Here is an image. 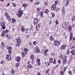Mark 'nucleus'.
<instances>
[{"mask_svg": "<svg viewBox=\"0 0 75 75\" xmlns=\"http://www.w3.org/2000/svg\"><path fill=\"white\" fill-rule=\"evenodd\" d=\"M23 14V13L22 11L21 10H20L17 12L16 14L18 17H20Z\"/></svg>", "mask_w": 75, "mask_h": 75, "instance_id": "f257e3e1", "label": "nucleus"}, {"mask_svg": "<svg viewBox=\"0 0 75 75\" xmlns=\"http://www.w3.org/2000/svg\"><path fill=\"white\" fill-rule=\"evenodd\" d=\"M62 27L64 29V30H67V24L64 22L62 24Z\"/></svg>", "mask_w": 75, "mask_h": 75, "instance_id": "f03ea898", "label": "nucleus"}, {"mask_svg": "<svg viewBox=\"0 0 75 75\" xmlns=\"http://www.w3.org/2000/svg\"><path fill=\"white\" fill-rule=\"evenodd\" d=\"M38 21L37 19V18H35L34 19V21L33 23V24L34 25H37V23H38Z\"/></svg>", "mask_w": 75, "mask_h": 75, "instance_id": "7ed1b4c3", "label": "nucleus"}, {"mask_svg": "<svg viewBox=\"0 0 75 75\" xmlns=\"http://www.w3.org/2000/svg\"><path fill=\"white\" fill-rule=\"evenodd\" d=\"M54 44L55 46H58L60 44V42H58L57 40H55L54 42Z\"/></svg>", "mask_w": 75, "mask_h": 75, "instance_id": "20e7f679", "label": "nucleus"}, {"mask_svg": "<svg viewBox=\"0 0 75 75\" xmlns=\"http://www.w3.org/2000/svg\"><path fill=\"white\" fill-rule=\"evenodd\" d=\"M6 48L8 50V52L9 54L11 53V47L9 45H8L7 46Z\"/></svg>", "mask_w": 75, "mask_h": 75, "instance_id": "39448f33", "label": "nucleus"}, {"mask_svg": "<svg viewBox=\"0 0 75 75\" xmlns=\"http://www.w3.org/2000/svg\"><path fill=\"white\" fill-rule=\"evenodd\" d=\"M34 51L35 52H38L40 51L39 48L37 47H35L34 49Z\"/></svg>", "mask_w": 75, "mask_h": 75, "instance_id": "423d86ee", "label": "nucleus"}, {"mask_svg": "<svg viewBox=\"0 0 75 75\" xmlns=\"http://www.w3.org/2000/svg\"><path fill=\"white\" fill-rule=\"evenodd\" d=\"M55 8H56V5L55 4L53 5L51 8L52 10H54V11H55Z\"/></svg>", "mask_w": 75, "mask_h": 75, "instance_id": "0eeeda50", "label": "nucleus"}, {"mask_svg": "<svg viewBox=\"0 0 75 75\" xmlns=\"http://www.w3.org/2000/svg\"><path fill=\"white\" fill-rule=\"evenodd\" d=\"M63 63L64 64L65 63H66V62H67V56H64V57L63 59Z\"/></svg>", "mask_w": 75, "mask_h": 75, "instance_id": "6e6552de", "label": "nucleus"}, {"mask_svg": "<svg viewBox=\"0 0 75 75\" xmlns=\"http://www.w3.org/2000/svg\"><path fill=\"white\" fill-rule=\"evenodd\" d=\"M15 60L17 62H20L21 60V57L20 56L17 57L15 59Z\"/></svg>", "mask_w": 75, "mask_h": 75, "instance_id": "1a4fd4ad", "label": "nucleus"}, {"mask_svg": "<svg viewBox=\"0 0 75 75\" xmlns=\"http://www.w3.org/2000/svg\"><path fill=\"white\" fill-rule=\"evenodd\" d=\"M10 55V54H9L6 56V59L8 60H9V59H11V56Z\"/></svg>", "mask_w": 75, "mask_h": 75, "instance_id": "9d476101", "label": "nucleus"}, {"mask_svg": "<svg viewBox=\"0 0 75 75\" xmlns=\"http://www.w3.org/2000/svg\"><path fill=\"white\" fill-rule=\"evenodd\" d=\"M6 34V32L5 30H3L2 32V33L1 34L2 37H4L5 35V34Z\"/></svg>", "mask_w": 75, "mask_h": 75, "instance_id": "9b49d317", "label": "nucleus"}, {"mask_svg": "<svg viewBox=\"0 0 75 75\" xmlns=\"http://www.w3.org/2000/svg\"><path fill=\"white\" fill-rule=\"evenodd\" d=\"M73 37V35H72V33H70V41H72V38Z\"/></svg>", "mask_w": 75, "mask_h": 75, "instance_id": "f8f14e48", "label": "nucleus"}, {"mask_svg": "<svg viewBox=\"0 0 75 75\" xmlns=\"http://www.w3.org/2000/svg\"><path fill=\"white\" fill-rule=\"evenodd\" d=\"M30 32V30L29 28L26 29L25 30V33H28Z\"/></svg>", "mask_w": 75, "mask_h": 75, "instance_id": "ddd939ff", "label": "nucleus"}, {"mask_svg": "<svg viewBox=\"0 0 75 75\" xmlns=\"http://www.w3.org/2000/svg\"><path fill=\"white\" fill-rule=\"evenodd\" d=\"M1 26H4L5 25V22L3 21L1 23H0Z\"/></svg>", "mask_w": 75, "mask_h": 75, "instance_id": "4468645a", "label": "nucleus"}, {"mask_svg": "<svg viewBox=\"0 0 75 75\" xmlns=\"http://www.w3.org/2000/svg\"><path fill=\"white\" fill-rule=\"evenodd\" d=\"M71 53L73 54V55H75V50H73L71 51L70 52Z\"/></svg>", "mask_w": 75, "mask_h": 75, "instance_id": "2eb2a0df", "label": "nucleus"}, {"mask_svg": "<svg viewBox=\"0 0 75 75\" xmlns=\"http://www.w3.org/2000/svg\"><path fill=\"white\" fill-rule=\"evenodd\" d=\"M37 64L38 65H41V62H40V59H38L37 61Z\"/></svg>", "mask_w": 75, "mask_h": 75, "instance_id": "dca6fc26", "label": "nucleus"}, {"mask_svg": "<svg viewBox=\"0 0 75 75\" xmlns=\"http://www.w3.org/2000/svg\"><path fill=\"white\" fill-rule=\"evenodd\" d=\"M16 42L18 43H20L21 40L19 38H18L16 39Z\"/></svg>", "mask_w": 75, "mask_h": 75, "instance_id": "f3484780", "label": "nucleus"}, {"mask_svg": "<svg viewBox=\"0 0 75 75\" xmlns=\"http://www.w3.org/2000/svg\"><path fill=\"white\" fill-rule=\"evenodd\" d=\"M7 18L8 20L9 21V22H10L11 21V18L10 17V16H8L7 17Z\"/></svg>", "mask_w": 75, "mask_h": 75, "instance_id": "a211bd4d", "label": "nucleus"}, {"mask_svg": "<svg viewBox=\"0 0 75 75\" xmlns=\"http://www.w3.org/2000/svg\"><path fill=\"white\" fill-rule=\"evenodd\" d=\"M49 62L50 63L53 62V59L52 58H50L49 59Z\"/></svg>", "mask_w": 75, "mask_h": 75, "instance_id": "6ab92c4d", "label": "nucleus"}, {"mask_svg": "<svg viewBox=\"0 0 75 75\" xmlns=\"http://www.w3.org/2000/svg\"><path fill=\"white\" fill-rule=\"evenodd\" d=\"M21 30L22 32H24L25 31V28L24 27H22L21 28Z\"/></svg>", "mask_w": 75, "mask_h": 75, "instance_id": "aec40b11", "label": "nucleus"}, {"mask_svg": "<svg viewBox=\"0 0 75 75\" xmlns=\"http://www.w3.org/2000/svg\"><path fill=\"white\" fill-rule=\"evenodd\" d=\"M65 49V46L64 45H62L61 47V50H63V49Z\"/></svg>", "mask_w": 75, "mask_h": 75, "instance_id": "412c9836", "label": "nucleus"}, {"mask_svg": "<svg viewBox=\"0 0 75 75\" xmlns=\"http://www.w3.org/2000/svg\"><path fill=\"white\" fill-rule=\"evenodd\" d=\"M62 14L63 15H64V14H65V10L63 8L62 9Z\"/></svg>", "mask_w": 75, "mask_h": 75, "instance_id": "4be33fe9", "label": "nucleus"}, {"mask_svg": "<svg viewBox=\"0 0 75 75\" xmlns=\"http://www.w3.org/2000/svg\"><path fill=\"white\" fill-rule=\"evenodd\" d=\"M16 28H17V27L16 26H13L12 28H13V29L12 31H14L15 30V29H16Z\"/></svg>", "mask_w": 75, "mask_h": 75, "instance_id": "5701e85b", "label": "nucleus"}, {"mask_svg": "<svg viewBox=\"0 0 75 75\" xmlns=\"http://www.w3.org/2000/svg\"><path fill=\"white\" fill-rule=\"evenodd\" d=\"M68 73L69 74V75H72V71H70L69 69V71H68Z\"/></svg>", "mask_w": 75, "mask_h": 75, "instance_id": "b1692460", "label": "nucleus"}, {"mask_svg": "<svg viewBox=\"0 0 75 75\" xmlns=\"http://www.w3.org/2000/svg\"><path fill=\"white\" fill-rule=\"evenodd\" d=\"M15 70H12L11 71V74H14V73H15Z\"/></svg>", "mask_w": 75, "mask_h": 75, "instance_id": "393cba45", "label": "nucleus"}, {"mask_svg": "<svg viewBox=\"0 0 75 75\" xmlns=\"http://www.w3.org/2000/svg\"><path fill=\"white\" fill-rule=\"evenodd\" d=\"M12 22L13 23H14L16 22V20H15V19H14V18H12Z\"/></svg>", "mask_w": 75, "mask_h": 75, "instance_id": "a878e982", "label": "nucleus"}, {"mask_svg": "<svg viewBox=\"0 0 75 75\" xmlns=\"http://www.w3.org/2000/svg\"><path fill=\"white\" fill-rule=\"evenodd\" d=\"M68 28L69 31H71V30H72V28L71 26H69L68 27Z\"/></svg>", "mask_w": 75, "mask_h": 75, "instance_id": "bb28decb", "label": "nucleus"}, {"mask_svg": "<svg viewBox=\"0 0 75 75\" xmlns=\"http://www.w3.org/2000/svg\"><path fill=\"white\" fill-rule=\"evenodd\" d=\"M28 67L29 69H30L32 68V66L31 64H30L28 66Z\"/></svg>", "mask_w": 75, "mask_h": 75, "instance_id": "cd10ccee", "label": "nucleus"}, {"mask_svg": "<svg viewBox=\"0 0 75 75\" xmlns=\"http://www.w3.org/2000/svg\"><path fill=\"white\" fill-rule=\"evenodd\" d=\"M36 11H37L38 12V11L39 13H40L41 12L40 11V8H38L36 9Z\"/></svg>", "mask_w": 75, "mask_h": 75, "instance_id": "c85d7f7f", "label": "nucleus"}, {"mask_svg": "<svg viewBox=\"0 0 75 75\" xmlns=\"http://www.w3.org/2000/svg\"><path fill=\"white\" fill-rule=\"evenodd\" d=\"M48 12H49V10H48V9H46L45 11V13H46V14H47Z\"/></svg>", "mask_w": 75, "mask_h": 75, "instance_id": "c756f323", "label": "nucleus"}, {"mask_svg": "<svg viewBox=\"0 0 75 75\" xmlns=\"http://www.w3.org/2000/svg\"><path fill=\"white\" fill-rule=\"evenodd\" d=\"M50 71V69H48L46 71V74H49V71Z\"/></svg>", "mask_w": 75, "mask_h": 75, "instance_id": "7c9ffc66", "label": "nucleus"}, {"mask_svg": "<svg viewBox=\"0 0 75 75\" xmlns=\"http://www.w3.org/2000/svg\"><path fill=\"white\" fill-rule=\"evenodd\" d=\"M40 16H41V17L43 16V12L42 11V12H40Z\"/></svg>", "mask_w": 75, "mask_h": 75, "instance_id": "2f4dec72", "label": "nucleus"}, {"mask_svg": "<svg viewBox=\"0 0 75 75\" xmlns=\"http://www.w3.org/2000/svg\"><path fill=\"white\" fill-rule=\"evenodd\" d=\"M20 43H18L16 44L15 45L16 47H19L20 46Z\"/></svg>", "mask_w": 75, "mask_h": 75, "instance_id": "473e14b6", "label": "nucleus"}, {"mask_svg": "<svg viewBox=\"0 0 75 75\" xmlns=\"http://www.w3.org/2000/svg\"><path fill=\"white\" fill-rule=\"evenodd\" d=\"M30 58L31 59H33L34 58V56L33 55H32L30 56Z\"/></svg>", "mask_w": 75, "mask_h": 75, "instance_id": "72a5a7b5", "label": "nucleus"}, {"mask_svg": "<svg viewBox=\"0 0 75 75\" xmlns=\"http://www.w3.org/2000/svg\"><path fill=\"white\" fill-rule=\"evenodd\" d=\"M27 4H23V7H27Z\"/></svg>", "mask_w": 75, "mask_h": 75, "instance_id": "f704fd0d", "label": "nucleus"}, {"mask_svg": "<svg viewBox=\"0 0 75 75\" xmlns=\"http://www.w3.org/2000/svg\"><path fill=\"white\" fill-rule=\"evenodd\" d=\"M50 40H51V41H52V40H54V38H53V37L52 36H51L50 38Z\"/></svg>", "mask_w": 75, "mask_h": 75, "instance_id": "c9c22d12", "label": "nucleus"}, {"mask_svg": "<svg viewBox=\"0 0 75 75\" xmlns=\"http://www.w3.org/2000/svg\"><path fill=\"white\" fill-rule=\"evenodd\" d=\"M50 62H47L45 63V64L46 66H48L50 65Z\"/></svg>", "mask_w": 75, "mask_h": 75, "instance_id": "e433bc0d", "label": "nucleus"}, {"mask_svg": "<svg viewBox=\"0 0 75 75\" xmlns=\"http://www.w3.org/2000/svg\"><path fill=\"white\" fill-rule=\"evenodd\" d=\"M5 16H6V18L7 17H9L8 14V13H6L5 14Z\"/></svg>", "mask_w": 75, "mask_h": 75, "instance_id": "4c0bfd02", "label": "nucleus"}, {"mask_svg": "<svg viewBox=\"0 0 75 75\" xmlns=\"http://www.w3.org/2000/svg\"><path fill=\"white\" fill-rule=\"evenodd\" d=\"M69 2V0H67L66 6H68V5L69 4V3H68Z\"/></svg>", "mask_w": 75, "mask_h": 75, "instance_id": "58836bf2", "label": "nucleus"}, {"mask_svg": "<svg viewBox=\"0 0 75 75\" xmlns=\"http://www.w3.org/2000/svg\"><path fill=\"white\" fill-rule=\"evenodd\" d=\"M22 55L23 57H25V53H24L23 52H22Z\"/></svg>", "mask_w": 75, "mask_h": 75, "instance_id": "ea45409f", "label": "nucleus"}, {"mask_svg": "<svg viewBox=\"0 0 75 75\" xmlns=\"http://www.w3.org/2000/svg\"><path fill=\"white\" fill-rule=\"evenodd\" d=\"M19 66H20V63H18L16 64V67H18Z\"/></svg>", "mask_w": 75, "mask_h": 75, "instance_id": "a19ab883", "label": "nucleus"}, {"mask_svg": "<svg viewBox=\"0 0 75 75\" xmlns=\"http://www.w3.org/2000/svg\"><path fill=\"white\" fill-rule=\"evenodd\" d=\"M33 45H35L37 44V42L35 41H34L33 43Z\"/></svg>", "mask_w": 75, "mask_h": 75, "instance_id": "79ce46f5", "label": "nucleus"}, {"mask_svg": "<svg viewBox=\"0 0 75 75\" xmlns=\"http://www.w3.org/2000/svg\"><path fill=\"white\" fill-rule=\"evenodd\" d=\"M47 52H48V50H46L44 51V54H45V55L47 54Z\"/></svg>", "mask_w": 75, "mask_h": 75, "instance_id": "37998d69", "label": "nucleus"}, {"mask_svg": "<svg viewBox=\"0 0 75 75\" xmlns=\"http://www.w3.org/2000/svg\"><path fill=\"white\" fill-rule=\"evenodd\" d=\"M67 69V67H64V68L63 69L64 72H65V71H66V70Z\"/></svg>", "mask_w": 75, "mask_h": 75, "instance_id": "c03bdc74", "label": "nucleus"}, {"mask_svg": "<svg viewBox=\"0 0 75 75\" xmlns=\"http://www.w3.org/2000/svg\"><path fill=\"white\" fill-rule=\"evenodd\" d=\"M60 73H61V75H64V71H63L62 70L61 71V72Z\"/></svg>", "mask_w": 75, "mask_h": 75, "instance_id": "a18cd8bd", "label": "nucleus"}, {"mask_svg": "<svg viewBox=\"0 0 75 75\" xmlns=\"http://www.w3.org/2000/svg\"><path fill=\"white\" fill-rule=\"evenodd\" d=\"M58 64H61V60H59L58 61Z\"/></svg>", "mask_w": 75, "mask_h": 75, "instance_id": "49530a36", "label": "nucleus"}, {"mask_svg": "<svg viewBox=\"0 0 75 75\" xmlns=\"http://www.w3.org/2000/svg\"><path fill=\"white\" fill-rule=\"evenodd\" d=\"M40 1H38V2L35 3V4L38 5V4H40Z\"/></svg>", "mask_w": 75, "mask_h": 75, "instance_id": "de8ad7c7", "label": "nucleus"}, {"mask_svg": "<svg viewBox=\"0 0 75 75\" xmlns=\"http://www.w3.org/2000/svg\"><path fill=\"white\" fill-rule=\"evenodd\" d=\"M52 16L53 17H55V14H54V13H53L52 14Z\"/></svg>", "mask_w": 75, "mask_h": 75, "instance_id": "09e8293b", "label": "nucleus"}, {"mask_svg": "<svg viewBox=\"0 0 75 75\" xmlns=\"http://www.w3.org/2000/svg\"><path fill=\"white\" fill-rule=\"evenodd\" d=\"M13 7H16V4L15 3H14L13 4Z\"/></svg>", "mask_w": 75, "mask_h": 75, "instance_id": "8fccbe9b", "label": "nucleus"}, {"mask_svg": "<svg viewBox=\"0 0 75 75\" xmlns=\"http://www.w3.org/2000/svg\"><path fill=\"white\" fill-rule=\"evenodd\" d=\"M2 27V29H3L4 30V29H5V28H6V27L4 26H3Z\"/></svg>", "mask_w": 75, "mask_h": 75, "instance_id": "3c124183", "label": "nucleus"}, {"mask_svg": "<svg viewBox=\"0 0 75 75\" xmlns=\"http://www.w3.org/2000/svg\"><path fill=\"white\" fill-rule=\"evenodd\" d=\"M55 23H56V25L58 24V23H59V22H58V21H55Z\"/></svg>", "mask_w": 75, "mask_h": 75, "instance_id": "603ef678", "label": "nucleus"}, {"mask_svg": "<svg viewBox=\"0 0 75 75\" xmlns=\"http://www.w3.org/2000/svg\"><path fill=\"white\" fill-rule=\"evenodd\" d=\"M28 50V49H27V48H25L24 50V51H27Z\"/></svg>", "mask_w": 75, "mask_h": 75, "instance_id": "864d4df0", "label": "nucleus"}, {"mask_svg": "<svg viewBox=\"0 0 75 75\" xmlns=\"http://www.w3.org/2000/svg\"><path fill=\"white\" fill-rule=\"evenodd\" d=\"M9 35H8V34H7V35H6V38H7L8 37Z\"/></svg>", "mask_w": 75, "mask_h": 75, "instance_id": "5fc2aeb1", "label": "nucleus"}, {"mask_svg": "<svg viewBox=\"0 0 75 75\" xmlns=\"http://www.w3.org/2000/svg\"><path fill=\"white\" fill-rule=\"evenodd\" d=\"M1 46L2 47H4V43L3 42L1 43Z\"/></svg>", "mask_w": 75, "mask_h": 75, "instance_id": "6e6d98bb", "label": "nucleus"}, {"mask_svg": "<svg viewBox=\"0 0 75 75\" xmlns=\"http://www.w3.org/2000/svg\"><path fill=\"white\" fill-rule=\"evenodd\" d=\"M33 26H32L30 28V30H33Z\"/></svg>", "mask_w": 75, "mask_h": 75, "instance_id": "4d7b16f0", "label": "nucleus"}, {"mask_svg": "<svg viewBox=\"0 0 75 75\" xmlns=\"http://www.w3.org/2000/svg\"><path fill=\"white\" fill-rule=\"evenodd\" d=\"M53 64H56V60H54L53 62Z\"/></svg>", "mask_w": 75, "mask_h": 75, "instance_id": "13d9d810", "label": "nucleus"}, {"mask_svg": "<svg viewBox=\"0 0 75 75\" xmlns=\"http://www.w3.org/2000/svg\"><path fill=\"white\" fill-rule=\"evenodd\" d=\"M36 28L37 30H38V28H39L38 27V26H37V25H36Z\"/></svg>", "mask_w": 75, "mask_h": 75, "instance_id": "bf43d9fd", "label": "nucleus"}, {"mask_svg": "<svg viewBox=\"0 0 75 75\" xmlns=\"http://www.w3.org/2000/svg\"><path fill=\"white\" fill-rule=\"evenodd\" d=\"M74 47H75V46H72L71 47H70L71 49H73V48H74Z\"/></svg>", "mask_w": 75, "mask_h": 75, "instance_id": "052dcab7", "label": "nucleus"}, {"mask_svg": "<svg viewBox=\"0 0 75 75\" xmlns=\"http://www.w3.org/2000/svg\"><path fill=\"white\" fill-rule=\"evenodd\" d=\"M55 10H56L57 11H58V10H59V8L57 7L56 8Z\"/></svg>", "mask_w": 75, "mask_h": 75, "instance_id": "680f3d73", "label": "nucleus"}, {"mask_svg": "<svg viewBox=\"0 0 75 75\" xmlns=\"http://www.w3.org/2000/svg\"><path fill=\"white\" fill-rule=\"evenodd\" d=\"M55 4H58V1H55Z\"/></svg>", "mask_w": 75, "mask_h": 75, "instance_id": "e2e57ef3", "label": "nucleus"}, {"mask_svg": "<svg viewBox=\"0 0 75 75\" xmlns=\"http://www.w3.org/2000/svg\"><path fill=\"white\" fill-rule=\"evenodd\" d=\"M37 75H41V73H40L38 72L37 73Z\"/></svg>", "mask_w": 75, "mask_h": 75, "instance_id": "0e129e2a", "label": "nucleus"}, {"mask_svg": "<svg viewBox=\"0 0 75 75\" xmlns=\"http://www.w3.org/2000/svg\"><path fill=\"white\" fill-rule=\"evenodd\" d=\"M47 4H48V2H45V6H47Z\"/></svg>", "mask_w": 75, "mask_h": 75, "instance_id": "69168bd1", "label": "nucleus"}, {"mask_svg": "<svg viewBox=\"0 0 75 75\" xmlns=\"http://www.w3.org/2000/svg\"><path fill=\"white\" fill-rule=\"evenodd\" d=\"M63 56L62 55H60V58H62Z\"/></svg>", "mask_w": 75, "mask_h": 75, "instance_id": "338daca9", "label": "nucleus"}, {"mask_svg": "<svg viewBox=\"0 0 75 75\" xmlns=\"http://www.w3.org/2000/svg\"><path fill=\"white\" fill-rule=\"evenodd\" d=\"M73 70H74V73H75V67H74L73 68Z\"/></svg>", "mask_w": 75, "mask_h": 75, "instance_id": "774afa93", "label": "nucleus"}]
</instances>
